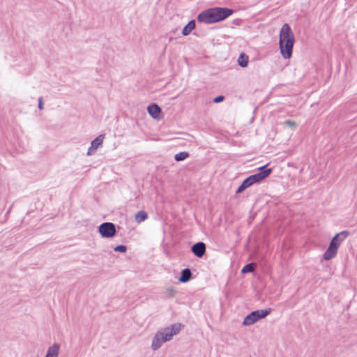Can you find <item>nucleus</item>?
<instances>
[{
  "mask_svg": "<svg viewBox=\"0 0 357 357\" xmlns=\"http://www.w3.org/2000/svg\"><path fill=\"white\" fill-rule=\"evenodd\" d=\"M98 231L103 238H112L116 233L115 225L112 222H103L98 227Z\"/></svg>",
  "mask_w": 357,
  "mask_h": 357,
  "instance_id": "5",
  "label": "nucleus"
},
{
  "mask_svg": "<svg viewBox=\"0 0 357 357\" xmlns=\"http://www.w3.org/2000/svg\"><path fill=\"white\" fill-rule=\"evenodd\" d=\"M283 126L289 128H291V131H294V128L296 127V124L293 121L287 120L283 123Z\"/></svg>",
  "mask_w": 357,
  "mask_h": 357,
  "instance_id": "21",
  "label": "nucleus"
},
{
  "mask_svg": "<svg viewBox=\"0 0 357 357\" xmlns=\"http://www.w3.org/2000/svg\"><path fill=\"white\" fill-rule=\"evenodd\" d=\"M338 248L337 245L334 244V243L330 242V244L324 253L323 257L325 260H330L334 258L337 252Z\"/></svg>",
  "mask_w": 357,
  "mask_h": 357,
  "instance_id": "7",
  "label": "nucleus"
},
{
  "mask_svg": "<svg viewBox=\"0 0 357 357\" xmlns=\"http://www.w3.org/2000/svg\"><path fill=\"white\" fill-rule=\"evenodd\" d=\"M148 218V215L144 211H140L135 214V220L138 224L145 221Z\"/></svg>",
  "mask_w": 357,
  "mask_h": 357,
  "instance_id": "17",
  "label": "nucleus"
},
{
  "mask_svg": "<svg viewBox=\"0 0 357 357\" xmlns=\"http://www.w3.org/2000/svg\"><path fill=\"white\" fill-rule=\"evenodd\" d=\"M105 135H98L91 142L88 149L87 155H90L98 149V148L102 144Z\"/></svg>",
  "mask_w": 357,
  "mask_h": 357,
  "instance_id": "10",
  "label": "nucleus"
},
{
  "mask_svg": "<svg viewBox=\"0 0 357 357\" xmlns=\"http://www.w3.org/2000/svg\"><path fill=\"white\" fill-rule=\"evenodd\" d=\"M148 113L153 119H158L161 113V109L156 104H152L147 108Z\"/></svg>",
  "mask_w": 357,
  "mask_h": 357,
  "instance_id": "12",
  "label": "nucleus"
},
{
  "mask_svg": "<svg viewBox=\"0 0 357 357\" xmlns=\"http://www.w3.org/2000/svg\"><path fill=\"white\" fill-rule=\"evenodd\" d=\"M60 346L57 343L53 344L50 346L47 351L45 357H58L59 353Z\"/></svg>",
  "mask_w": 357,
  "mask_h": 357,
  "instance_id": "13",
  "label": "nucleus"
},
{
  "mask_svg": "<svg viewBox=\"0 0 357 357\" xmlns=\"http://www.w3.org/2000/svg\"><path fill=\"white\" fill-rule=\"evenodd\" d=\"M338 248L337 245L334 244V243L330 242V244L324 253L323 257L325 260H330L334 258L337 252Z\"/></svg>",
  "mask_w": 357,
  "mask_h": 357,
  "instance_id": "8",
  "label": "nucleus"
},
{
  "mask_svg": "<svg viewBox=\"0 0 357 357\" xmlns=\"http://www.w3.org/2000/svg\"><path fill=\"white\" fill-rule=\"evenodd\" d=\"M349 235V231H342L335 235L331 242L334 243L337 247H340L341 243Z\"/></svg>",
  "mask_w": 357,
  "mask_h": 357,
  "instance_id": "11",
  "label": "nucleus"
},
{
  "mask_svg": "<svg viewBox=\"0 0 357 357\" xmlns=\"http://www.w3.org/2000/svg\"><path fill=\"white\" fill-rule=\"evenodd\" d=\"M267 165H264L259 168V172L258 173L254 174L250 176L251 180L253 181L254 184L259 183L264 180L265 178L268 176L272 172V169L267 168Z\"/></svg>",
  "mask_w": 357,
  "mask_h": 357,
  "instance_id": "6",
  "label": "nucleus"
},
{
  "mask_svg": "<svg viewBox=\"0 0 357 357\" xmlns=\"http://www.w3.org/2000/svg\"><path fill=\"white\" fill-rule=\"evenodd\" d=\"M116 252H125L127 250V247L124 245H119L114 248Z\"/></svg>",
  "mask_w": 357,
  "mask_h": 357,
  "instance_id": "22",
  "label": "nucleus"
},
{
  "mask_svg": "<svg viewBox=\"0 0 357 357\" xmlns=\"http://www.w3.org/2000/svg\"><path fill=\"white\" fill-rule=\"evenodd\" d=\"M238 63L242 68L246 67L248 63V56L244 53L241 54L238 59Z\"/></svg>",
  "mask_w": 357,
  "mask_h": 357,
  "instance_id": "18",
  "label": "nucleus"
},
{
  "mask_svg": "<svg viewBox=\"0 0 357 357\" xmlns=\"http://www.w3.org/2000/svg\"><path fill=\"white\" fill-rule=\"evenodd\" d=\"M255 266V265L253 263L248 264L242 268L241 272L243 273H251L254 271Z\"/></svg>",
  "mask_w": 357,
  "mask_h": 357,
  "instance_id": "20",
  "label": "nucleus"
},
{
  "mask_svg": "<svg viewBox=\"0 0 357 357\" xmlns=\"http://www.w3.org/2000/svg\"><path fill=\"white\" fill-rule=\"evenodd\" d=\"M233 13V10L230 8H211L200 13L197 16V21L204 24H213L225 20Z\"/></svg>",
  "mask_w": 357,
  "mask_h": 357,
  "instance_id": "1",
  "label": "nucleus"
},
{
  "mask_svg": "<svg viewBox=\"0 0 357 357\" xmlns=\"http://www.w3.org/2000/svg\"><path fill=\"white\" fill-rule=\"evenodd\" d=\"M38 109H40V110H42L43 109V98L42 97L39 98V99H38Z\"/></svg>",
  "mask_w": 357,
  "mask_h": 357,
  "instance_id": "24",
  "label": "nucleus"
},
{
  "mask_svg": "<svg viewBox=\"0 0 357 357\" xmlns=\"http://www.w3.org/2000/svg\"><path fill=\"white\" fill-rule=\"evenodd\" d=\"M294 42V34L290 26L288 24H283L280 31L279 47L284 59H289L291 56Z\"/></svg>",
  "mask_w": 357,
  "mask_h": 357,
  "instance_id": "2",
  "label": "nucleus"
},
{
  "mask_svg": "<svg viewBox=\"0 0 357 357\" xmlns=\"http://www.w3.org/2000/svg\"><path fill=\"white\" fill-rule=\"evenodd\" d=\"M192 278V273L189 268H185L181 271V275L178 278L181 282H187Z\"/></svg>",
  "mask_w": 357,
  "mask_h": 357,
  "instance_id": "15",
  "label": "nucleus"
},
{
  "mask_svg": "<svg viewBox=\"0 0 357 357\" xmlns=\"http://www.w3.org/2000/svg\"><path fill=\"white\" fill-rule=\"evenodd\" d=\"M180 330L181 325L176 324L159 329L153 337L152 349L155 351L160 349L163 343L171 340L174 335L179 333Z\"/></svg>",
  "mask_w": 357,
  "mask_h": 357,
  "instance_id": "3",
  "label": "nucleus"
},
{
  "mask_svg": "<svg viewBox=\"0 0 357 357\" xmlns=\"http://www.w3.org/2000/svg\"><path fill=\"white\" fill-rule=\"evenodd\" d=\"M223 100H224V96H220L216 97V98L213 100V102H215V103H218V102H222Z\"/></svg>",
  "mask_w": 357,
  "mask_h": 357,
  "instance_id": "23",
  "label": "nucleus"
},
{
  "mask_svg": "<svg viewBox=\"0 0 357 357\" xmlns=\"http://www.w3.org/2000/svg\"><path fill=\"white\" fill-rule=\"evenodd\" d=\"M189 156V153L185 151L179 152L174 155V160L177 162L183 161Z\"/></svg>",
  "mask_w": 357,
  "mask_h": 357,
  "instance_id": "19",
  "label": "nucleus"
},
{
  "mask_svg": "<svg viewBox=\"0 0 357 357\" xmlns=\"http://www.w3.org/2000/svg\"><path fill=\"white\" fill-rule=\"evenodd\" d=\"M254 184L253 181L251 180L250 177L248 176V178H246L243 182L242 183L238 186V188H237L236 192L238 194V193H241L243 191H244L245 189H247L248 188H249L250 186Z\"/></svg>",
  "mask_w": 357,
  "mask_h": 357,
  "instance_id": "14",
  "label": "nucleus"
},
{
  "mask_svg": "<svg viewBox=\"0 0 357 357\" xmlns=\"http://www.w3.org/2000/svg\"><path fill=\"white\" fill-rule=\"evenodd\" d=\"M191 250L196 257L201 258L206 252V245L203 242L196 243L192 246Z\"/></svg>",
  "mask_w": 357,
  "mask_h": 357,
  "instance_id": "9",
  "label": "nucleus"
},
{
  "mask_svg": "<svg viewBox=\"0 0 357 357\" xmlns=\"http://www.w3.org/2000/svg\"><path fill=\"white\" fill-rule=\"evenodd\" d=\"M195 27V21H190L183 29L182 34L183 36H188Z\"/></svg>",
  "mask_w": 357,
  "mask_h": 357,
  "instance_id": "16",
  "label": "nucleus"
},
{
  "mask_svg": "<svg viewBox=\"0 0 357 357\" xmlns=\"http://www.w3.org/2000/svg\"><path fill=\"white\" fill-rule=\"evenodd\" d=\"M270 312L271 309L257 310L253 311L245 317L243 321V324L244 326H250L257 322L260 319L266 317L268 314H269Z\"/></svg>",
  "mask_w": 357,
  "mask_h": 357,
  "instance_id": "4",
  "label": "nucleus"
}]
</instances>
